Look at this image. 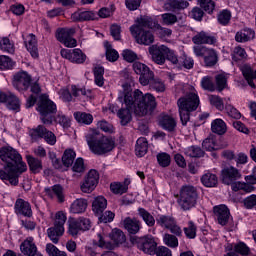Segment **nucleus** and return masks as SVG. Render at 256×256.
<instances>
[{
	"mask_svg": "<svg viewBox=\"0 0 256 256\" xmlns=\"http://www.w3.org/2000/svg\"><path fill=\"white\" fill-rule=\"evenodd\" d=\"M118 100L126 106V108H122L117 112L121 125H127L131 122V113H135L138 117H145L147 113L157 107L155 96L149 93L143 95V92L139 89L134 92L129 88L124 89L123 92L119 93Z\"/></svg>",
	"mask_w": 256,
	"mask_h": 256,
	"instance_id": "1",
	"label": "nucleus"
},
{
	"mask_svg": "<svg viewBox=\"0 0 256 256\" xmlns=\"http://www.w3.org/2000/svg\"><path fill=\"white\" fill-rule=\"evenodd\" d=\"M0 159L4 170L0 169V179L9 181L10 185H19V175L27 171V164L15 148L8 146L0 149Z\"/></svg>",
	"mask_w": 256,
	"mask_h": 256,
	"instance_id": "2",
	"label": "nucleus"
},
{
	"mask_svg": "<svg viewBox=\"0 0 256 256\" xmlns=\"http://www.w3.org/2000/svg\"><path fill=\"white\" fill-rule=\"evenodd\" d=\"M159 27L161 26L155 19L144 16L137 19V24L130 27V32L139 45H151L155 41V36L147 29H159Z\"/></svg>",
	"mask_w": 256,
	"mask_h": 256,
	"instance_id": "3",
	"label": "nucleus"
},
{
	"mask_svg": "<svg viewBox=\"0 0 256 256\" xmlns=\"http://www.w3.org/2000/svg\"><path fill=\"white\" fill-rule=\"evenodd\" d=\"M86 143L94 155H107L115 149V141L97 130H90L85 135Z\"/></svg>",
	"mask_w": 256,
	"mask_h": 256,
	"instance_id": "4",
	"label": "nucleus"
},
{
	"mask_svg": "<svg viewBox=\"0 0 256 256\" xmlns=\"http://www.w3.org/2000/svg\"><path fill=\"white\" fill-rule=\"evenodd\" d=\"M199 95L195 92H191L184 97H181L177 101L179 108V115L182 125H187L189 119H191L192 111H197L199 107Z\"/></svg>",
	"mask_w": 256,
	"mask_h": 256,
	"instance_id": "5",
	"label": "nucleus"
},
{
	"mask_svg": "<svg viewBox=\"0 0 256 256\" xmlns=\"http://www.w3.org/2000/svg\"><path fill=\"white\" fill-rule=\"evenodd\" d=\"M37 111L40 113V120L44 125H53V115L57 113V105L49 96L42 94L38 98Z\"/></svg>",
	"mask_w": 256,
	"mask_h": 256,
	"instance_id": "6",
	"label": "nucleus"
},
{
	"mask_svg": "<svg viewBox=\"0 0 256 256\" xmlns=\"http://www.w3.org/2000/svg\"><path fill=\"white\" fill-rule=\"evenodd\" d=\"M197 189L193 186H183L180 189L179 198L177 203L182 211H189L197 205Z\"/></svg>",
	"mask_w": 256,
	"mask_h": 256,
	"instance_id": "7",
	"label": "nucleus"
},
{
	"mask_svg": "<svg viewBox=\"0 0 256 256\" xmlns=\"http://www.w3.org/2000/svg\"><path fill=\"white\" fill-rule=\"evenodd\" d=\"M130 242L132 245H136L139 251L146 253V255H155V251L157 249V241H155L153 236H131Z\"/></svg>",
	"mask_w": 256,
	"mask_h": 256,
	"instance_id": "8",
	"label": "nucleus"
},
{
	"mask_svg": "<svg viewBox=\"0 0 256 256\" xmlns=\"http://www.w3.org/2000/svg\"><path fill=\"white\" fill-rule=\"evenodd\" d=\"M29 135L32 141H39L44 139L48 145H55L57 143V137L52 131H49L45 126L38 125L36 128L29 131Z\"/></svg>",
	"mask_w": 256,
	"mask_h": 256,
	"instance_id": "9",
	"label": "nucleus"
},
{
	"mask_svg": "<svg viewBox=\"0 0 256 256\" xmlns=\"http://www.w3.org/2000/svg\"><path fill=\"white\" fill-rule=\"evenodd\" d=\"M156 223L163 227L164 229H168L173 235H176L177 237H180L182 235L183 231L181 230V227L177 225V220L173 218V216L170 215H158L156 219Z\"/></svg>",
	"mask_w": 256,
	"mask_h": 256,
	"instance_id": "10",
	"label": "nucleus"
},
{
	"mask_svg": "<svg viewBox=\"0 0 256 256\" xmlns=\"http://www.w3.org/2000/svg\"><path fill=\"white\" fill-rule=\"evenodd\" d=\"M89 229H91V220L89 218L80 217L69 221L68 233L72 237H77L79 231H89Z\"/></svg>",
	"mask_w": 256,
	"mask_h": 256,
	"instance_id": "11",
	"label": "nucleus"
},
{
	"mask_svg": "<svg viewBox=\"0 0 256 256\" xmlns=\"http://www.w3.org/2000/svg\"><path fill=\"white\" fill-rule=\"evenodd\" d=\"M74 33L75 28H61L57 30L56 38L60 43H63L65 47H77V40L73 38Z\"/></svg>",
	"mask_w": 256,
	"mask_h": 256,
	"instance_id": "12",
	"label": "nucleus"
},
{
	"mask_svg": "<svg viewBox=\"0 0 256 256\" xmlns=\"http://www.w3.org/2000/svg\"><path fill=\"white\" fill-rule=\"evenodd\" d=\"M99 183V172L97 170H90L84 178V181L81 184L82 193H91L97 187Z\"/></svg>",
	"mask_w": 256,
	"mask_h": 256,
	"instance_id": "13",
	"label": "nucleus"
},
{
	"mask_svg": "<svg viewBox=\"0 0 256 256\" xmlns=\"http://www.w3.org/2000/svg\"><path fill=\"white\" fill-rule=\"evenodd\" d=\"M0 103H5L10 111H21V100L11 92H0Z\"/></svg>",
	"mask_w": 256,
	"mask_h": 256,
	"instance_id": "14",
	"label": "nucleus"
},
{
	"mask_svg": "<svg viewBox=\"0 0 256 256\" xmlns=\"http://www.w3.org/2000/svg\"><path fill=\"white\" fill-rule=\"evenodd\" d=\"M148 51L152 57V61L157 65H165L167 51H169V47L165 45L157 46L152 45L148 48Z\"/></svg>",
	"mask_w": 256,
	"mask_h": 256,
	"instance_id": "15",
	"label": "nucleus"
},
{
	"mask_svg": "<svg viewBox=\"0 0 256 256\" xmlns=\"http://www.w3.org/2000/svg\"><path fill=\"white\" fill-rule=\"evenodd\" d=\"M222 183L231 185L241 179V171L233 166L226 167L221 171Z\"/></svg>",
	"mask_w": 256,
	"mask_h": 256,
	"instance_id": "16",
	"label": "nucleus"
},
{
	"mask_svg": "<svg viewBox=\"0 0 256 256\" xmlns=\"http://www.w3.org/2000/svg\"><path fill=\"white\" fill-rule=\"evenodd\" d=\"M31 85V76L27 72H19L14 75L13 86L17 91H27Z\"/></svg>",
	"mask_w": 256,
	"mask_h": 256,
	"instance_id": "17",
	"label": "nucleus"
},
{
	"mask_svg": "<svg viewBox=\"0 0 256 256\" xmlns=\"http://www.w3.org/2000/svg\"><path fill=\"white\" fill-rule=\"evenodd\" d=\"M213 211L219 225L225 226L229 223V219H231V212L226 205L214 206Z\"/></svg>",
	"mask_w": 256,
	"mask_h": 256,
	"instance_id": "18",
	"label": "nucleus"
},
{
	"mask_svg": "<svg viewBox=\"0 0 256 256\" xmlns=\"http://www.w3.org/2000/svg\"><path fill=\"white\" fill-rule=\"evenodd\" d=\"M192 41L195 45H215L217 43V38L205 31H201L193 36Z\"/></svg>",
	"mask_w": 256,
	"mask_h": 256,
	"instance_id": "19",
	"label": "nucleus"
},
{
	"mask_svg": "<svg viewBox=\"0 0 256 256\" xmlns=\"http://www.w3.org/2000/svg\"><path fill=\"white\" fill-rule=\"evenodd\" d=\"M122 225L129 235H137L141 231V221L137 218L126 217L122 220Z\"/></svg>",
	"mask_w": 256,
	"mask_h": 256,
	"instance_id": "20",
	"label": "nucleus"
},
{
	"mask_svg": "<svg viewBox=\"0 0 256 256\" xmlns=\"http://www.w3.org/2000/svg\"><path fill=\"white\" fill-rule=\"evenodd\" d=\"M14 209L17 215H23V217H31L33 215L31 204L21 198L16 200Z\"/></svg>",
	"mask_w": 256,
	"mask_h": 256,
	"instance_id": "21",
	"label": "nucleus"
},
{
	"mask_svg": "<svg viewBox=\"0 0 256 256\" xmlns=\"http://www.w3.org/2000/svg\"><path fill=\"white\" fill-rule=\"evenodd\" d=\"M20 251L23 255L27 256H33L39 251L33 237H28L22 242L20 245Z\"/></svg>",
	"mask_w": 256,
	"mask_h": 256,
	"instance_id": "22",
	"label": "nucleus"
},
{
	"mask_svg": "<svg viewBox=\"0 0 256 256\" xmlns=\"http://www.w3.org/2000/svg\"><path fill=\"white\" fill-rule=\"evenodd\" d=\"M25 45L27 51H29L30 55L34 58L37 59L39 57V50L37 48V38L33 34H29L26 37L25 40Z\"/></svg>",
	"mask_w": 256,
	"mask_h": 256,
	"instance_id": "23",
	"label": "nucleus"
},
{
	"mask_svg": "<svg viewBox=\"0 0 256 256\" xmlns=\"http://www.w3.org/2000/svg\"><path fill=\"white\" fill-rule=\"evenodd\" d=\"M88 202L85 198H78L73 201L70 206V213H74L79 215L81 213H85L87 211Z\"/></svg>",
	"mask_w": 256,
	"mask_h": 256,
	"instance_id": "24",
	"label": "nucleus"
},
{
	"mask_svg": "<svg viewBox=\"0 0 256 256\" xmlns=\"http://www.w3.org/2000/svg\"><path fill=\"white\" fill-rule=\"evenodd\" d=\"M107 209V199L103 196H97L92 202V211L96 215H101Z\"/></svg>",
	"mask_w": 256,
	"mask_h": 256,
	"instance_id": "25",
	"label": "nucleus"
},
{
	"mask_svg": "<svg viewBox=\"0 0 256 256\" xmlns=\"http://www.w3.org/2000/svg\"><path fill=\"white\" fill-rule=\"evenodd\" d=\"M255 37V31L251 28H245L240 30L235 35V40L237 43H247V41H251Z\"/></svg>",
	"mask_w": 256,
	"mask_h": 256,
	"instance_id": "26",
	"label": "nucleus"
},
{
	"mask_svg": "<svg viewBox=\"0 0 256 256\" xmlns=\"http://www.w3.org/2000/svg\"><path fill=\"white\" fill-rule=\"evenodd\" d=\"M131 184V180L125 179L124 182H114L110 184V189L112 193L115 195H123V193H127L129 189V185Z\"/></svg>",
	"mask_w": 256,
	"mask_h": 256,
	"instance_id": "27",
	"label": "nucleus"
},
{
	"mask_svg": "<svg viewBox=\"0 0 256 256\" xmlns=\"http://www.w3.org/2000/svg\"><path fill=\"white\" fill-rule=\"evenodd\" d=\"M71 17L74 21H95L97 14L93 11H77Z\"/></svg>",
	"mask_w": 256,
	"mask_h": 256,
	"instance_id": "28",
	"label": "nucleus"
},
{
	"mask_svg": "<svg viewBox=\"0 0 256 256\" xmlns=\"http://www.w3.org/2000/svg\"><path fill=\"white\" fill-rule=\"evenodd\" d=\"M219 61V55L217 51L213 48H208L206 54L204 55V63L206 67H215Z\"/></svg>",
	"mask_w": 256,
	"mask_h": 256,
	"instance_id": "29",
	"label": "nucleus"
},
{
	"mask_svg": "<svg viewBox=\"0 0 256 256\" xmlns=\"http://www.w3.org/2000/svg\"><path fill=\"white\" fill-rule=\"evenodd\" d=\"M149 150V142H147V138L140 137L136 141L135 153L137 157H144L147 155V151Z\"/></svg>",
	"mask_w": 256,
	"mask_h": 256,
	"instance_id": "30",
	"label": "nucleus"
},
{
	"mask_svg": "<svg viewBox=\"0 0 256 256\" xmlns=\"http://www.w3.org/2000/svg\"><path fill=\"white\" fill-rule=\"evenodd\" d=\"M211 131L216 133V135H225L227 133V124L223 119L217 118L211 123Z\"/></svg>",
	"mask_w": 256,
	"mask_h": 256,
	"instance_id": "31",
	"label": "nucleus"
},
{
	"mask_svg": "<svg viewBox=\"0 0 256 256\" xmlns=\"http://www.w3.org/2000/svg\"><path fill=\"white\" fill-rule=\"evenodd\" d=\"M63 233H65V229L59 228L58 226H53L47 229V235L50 241L55 245L59 243V239L63 237Z\"/></svg>",
	"mask_w": 256,
	"mask_h": 256,
	"instance_id": "32",
	"label": "nucleus"
},
{
	"mask_svg": "<svg viewBox=\"0 0 256 256\" xmlns=\"http://www.w3.org/2000/svg\"><path fill=\"white\" fill-rule=\"evenodd\" d=\"M44 191L46 195H48V197L53 198V195H56L60 203H63V201H65V198L63 196V187L59 184L54 185L52 189L49 187H46Z\"/></svg>",
	"mask_w": 256,
	"mask_h": 256,
	"instance_id": "33",
	"label": "nucleus"
},
{
	"mask_svg": "<svg viewBox=\"0 0 256 256\" xmlns=\"http://www.w3.org/2000/svg\"><path fill=\"white\" fill-rule=\"evenodd\" d=\"M159 123L165 131H175V128L177 127V121L171 116H163Z\"/></svg>",
	"mask_w": 256,
	"mask_h": 256,
	"instance_id": "34",
	"label": "nucleus"
},
{
	"mask_svg": "<svg viewBox=\"0 0 256 256\" xmlns=\"http://www.w3.org/2000/svg\"><path fill=\"white\" fill-rule=\"evenodd\" d=\"M27 163L32 173H41L43 170V163L38 158L27 156Z\"/></svg>",
	"mask_w": 256,
	"mask_h": 256,
	"instance_id": "35",
	"label": "nucleus"
},
{
	"mask_svg": "<svg viewBox=\"0 0 256 256\" xmlns=\"http://www.w3.org/2000/svg\"><path fill=\"white\" fill-rule=\"evenodd\" d=\"M138 215L148 227L155 226V217H153V215H151L145 208H138Z\"/></svg>",
	"mask_w": 256,
	"mask_h": 256,
	"instance_id": "36",
	"label": "nucleus"
},
{
	"mask_svg": "<svg viewBox=\"0 0 256 256\" xmlns=\"http://www.w3.org/2000/svg\"><path fill=\"white\" fill-rule=\"evenodd\" d=\"M201 182L204 187H217L219 179L217 178V175L213 173H206L201 177Z\"/></svg>",
	"mask_w": 256,
	"mask_h": 256,
	"instance_id": "37",
	"label": "nucleus"
},
{
	"mask_svg": "<svg viewBox=\"0 0 256 256\" xmlns=\"http://www.w3.org/2000/svg\"><path fill=\"white\" fill-rule=\"evenodd\" d=\"M103 75H105V68H103V66H96L94 68V83L98 87H103V85H105V78Z\"/></svg>",
	"mask_w": 256,
	"mask_h": 256,
	"instance_id": "38",
	"label": "nucleus"
},
{
	"mask_svg": "<svg viewBox=\"0 0 256 256\" xmlns=\"http://www.w3.org/2000/svg\"><path fill=\"white\" fill-rule=\"evenodd\" d=\"M53 121L61 125L64 129L71 127V119L62 112H58L56 116H53Z\"/></svg>",
	"mask_w": 256,
	"mask_h": 256,
	"instance_id": "39",
	"label": "nucleus"
},
{
	"mask_svg": "<svg viewBox=\"0 0 256 256\" xmlns=\"http://www.w3.org/2000/svg\"><path fill=\"white\" fill-rule=\"evenodd\" d=\"M165 5L169 9H177L178 11L189 7V3L186 0H168Z\"/></svg>",
	"mask_w": 256,
	"mask_h": 256,
	"instance_id": "40",
	"label": "nucleus"
},
{
	"mask_svg": "<svg viewBox=\"0 0 256 256\" xmlns=\"http://www.w3.org/2000/svg\"><path fill=\"white\" fill-rule=\"evenodd\" d=\"M76 157H77V154L73 151V149L65 150L62 156V163L64 167H71Z\"/></svg>",
	"mask_w": 256,
	"mask_h": 256,
	"instance_id": "41",
	"label": "nucleus"
},
{
	"mask_svg": "<svg viewBox=\"0 0 256 256\" xmlns=\"http://www.w3.org/2000/svg\"><path fill=\"white\" fill-rule=\"evenodd\" d=\"M0 49L4 53H10V54L15 53V45L7 37H4L0 40Z\"/></svg>",
	"mask_w": 256,
	"mask_h": 256,
	"instance_id": "42",
	"label": "nucleus"
},
{
	"mask_svg": "<svg viewBox=\"0 0 256 256\" xmlns=\"http://www.w3.org/2000/svg\"><path fill=\"white\" fill-rule=\"evenodd\" d=\"M105 49H106V59L111 63H115V61L119 59V52L113 49V47L111 46V44H109V42H105Z\"/></svg>",
	"mask_w": 256,
	"mask_h": 256,
	"instance_id": "43",
	"label": "nucleus"
},
{
	"mask_svg": "<svg viewBox=\"0 0 256 256\" xmlns=\"http://www.w3.org/2000/svg\"><path fill=\"white\" fill-rule=\"evenodd\" d=\"M75 119L78 123H83L84 125H91L93 123V115L85 112H77L74 114Z\"/></svg>",
	"mask_w": 256,
	"mask_h": 256,
	"instance_id": "44",
	"label": "nucleus"
},
{
	"mask_svg": "<svg viewBox=\"0 0 256 256\" xmlns=\"http://www.w3.org/2000/svg\"><path fill=\"white\" fill-rule=\"evenodd\" d=\"M15 67V62L9 56L0 55V71H7Z\"/></svg>",
	"mask_w": 256,
	"mask_h": 256,
	"instance_id": "45",
	"label": "nucleus"
},
{
	"mask_svg": "<svg viewBox=\"0 0 256 256\" xmlns=\"http://www.w3.org/2000/svg\"><path fill=\"white\" fill-rule=\"evenodd\" d=\"M87 59V56L81 51V49L76 48L72 50V58L71 63H77L78 65H81V63H85V60Z\"/></svg>",
	"mask_w": 256,
	"mask_h": 256,
	"instance_id": "46",
	"label": "nucleus"
},
{
	"mask_svg": "<svg viewBox=\"0 0 256 256\" xmlns=\"http://www.w3.org/2000/svg\"><path fill=\"white\" fill-rule=\"evenodd\" d=\"M110 239H112L116 245H123V243L126 241V236L121 230L115 229L110 234Z\"/></svg>",
	"mask_w": 256,
	"mask_h": 256,
	"instance_id": "47",
	"label": "nucleus"
},
{
	"mask_svg": "<svg viewBox=\"0 0 256 256\" xmlns=\"http://www.w3.org/2000/svg\"><path fill=\"white\" fill-rule=\"evenodd\" d=\"M163 241H164V244L167 247H170L171 249H175L179 247V239H177V236L173 234H164Z\"/></svg>",
	"mask_w": 256,
	"mask_h": 256,
	"instance_id": "48",
	"label": "nucleus"
},
{
	"mask_svg": "<svg viewBox=\"0 0 256 256\" xmlns=\"http://www.w3.org/2000/svg\"><path fill=\"white\" fill-rule=\"evenodd\" d=\"M71 94L72 97H75L76 99H81L82 97H87L88 95H91V91L86 90L85 88H79L76 85H72Z\"/></svg>",
	"mask_w": 256,
	"mask_h": 256,
	"instance_id": "49",
	"label": "nucleus"
},
{
	"mask_svg": "<svg viewBox=\"0 0 256 256\" xmlns=\"http://www.w3.org/2000/svg\"><path fill=\"white\" fill-rule=\"evenodd\" d=\"M154 79L155 73L151 69H149L139 77V83L142 84L143 87H146V85H150L151 81H153Z\"/></svg>",
	"mask_w": 256,
	"mask_h": 256,
	"instance_id": "50",
	"label": "nucleus"
},
{
	"mask_svg": "<svg viewBox=\"0 0 256 256\" xmlns=\"http://www.w3.org/2000/svg\"><path fill=\"white\" fill-rule=\"evenodd\" d=\"M150 89H153L157 93L165 92V82L159 78H154L149 84Z\"/></svg>",
	"mask_w": 256,
	"mask_h": 256,
	"instance_id": "51",
	"label": "nucleus"
},
{
	"mask_svg": "<svg viewBox=\"0 0 256 256\" xmlns=\"http://www.w3.org/2000/svg\"><path fill=\"white\" fill-rule=\"evenodd\" d=\"M97 237L98 246L101 247V249H115V244L109 242V240H107V236L98 233Z\"/></svg>",
	"mask_w": 256,
	"mask_h": 256,
	"instance_id": "52",
	"label": "nucleus"
},
{
	"mask_svg": "<svg viewBox=\"0 0 256 256\" xmlns=\"http://www.w3.org/2000/svg\"><path fill=\"white\" fill-rule=\"evenodd\" d=\"M157 161L160 167H169L171 165V155L166 152L157 154Z\"/></svg>",
	"mask_w": 256,
	"mask_h": 256,
	"instance_id": "53",
	"label": "nucleus"
},
{
	"mask_svg": "<svg viewBox=\"0 0 256 256\" xmlns=\"http://www.w3.org/2000/svg\"><path fill=\"white\" fill-rule=\"evenodd\" d=\"M210 104L215 107L218 111H223L225 109V104L223 103V98L217 95L209 96Z\"/></svg>",
	"mask_w": 256,
	"mask_h": 256,
	"instance_id": "54",
	"label": "nucleus"
},
{
	"mask_svg": "<svg viewBox=\"0 0 256 256\" xmlns=\"http://www.w3.org/2000/svg\"><path fill=\"white\" fill-rule=\"evenodd\" d=\"M184 233L188 239L197 237V226L193 221L188 222V226L184 228Z\"/></svg>",
	"mask_w": 256,
	"mask_h": 256,
	"instance_id": "55",
	"label": "nucleus"
},
{
	"mask_svg": "<svg viewBox=\"0 0 256 256\" xmlns=\"http://www.w3.org/2000/svg\"><path fill=\"white\" fill-rule=\"evenodd\" d=\"M166 59L172 63L177 69L181 67V57L178 58L177 54H175V51L168 48V51H166Z\"/></svg>",
	"mask_w": 256,
	"mask_h": 256,
	"instance_id": "56",
	"label": "nucleus"
},
{
	"mask_svg": "<svg viewBox=\"0 0 256 256\" xmlns=\"http://www.w3.org/2000/svg\"><path fill=\"white\" fill-rule=\"evenodd\" d=\"M185 153L188 157H203V155H205V152L198 146H190L186 148Z\"/></svg>",
	"mask_w": 256,
	"mask_h": 256,
	"instance_id": "57",
	"label": "nucleus"
},
{
	"mask_svg": "<svg viewBox=\"0 0 256 256\" xmlns=\"http://www.w3.org/2000/svg\"><path fill=\"white\" fill-rule=\"evenodd\" d=\"M67 222V216L63 212H57L54 220V227L59 229H65V223Z\"/></svg>",
	"mask_w": 256,
	"mask_h": 256,
	"instance_id": "58",
	"label": "nucleus"
},
{
	"mask_svg": "<svg viewBox=\"0 0 256 256\" xmlns=\"http://www.w3.org/2000/svg\"><path fill=\"white\" fill-rule=\"evenodd\" d=\"M180 67L178 69H193V66L195 65V61L191 57H187L186 55L180 57Z\"/></svg>",
	"mask_w": 256,
	"mask_h": 256,
	"instance_id": "59",
	"label": "nucleus"
},
{
	"mask_svg": "<svg viewBox=\"0 0 256 256\" xmlns=\"http://www.w3.org/2000/svg\"><path fill=\"white\" fill-rule=\"evenodd\" d=\"M232 59L233 61H243V59H247V52H245V49L238 46L233 50Z\"/></svg>",
	"mask_w": 256,
	"mask_h": 256,
	"instance_id": "60",
	"label": "nucleus"
},
{
	"mask_svg": "<svg viewBox=\"0 0 256 256\" xmlns=\"http://www.w3.org/2000/svg\"><path fill=\"white\" fill-rule=\"evenodd\" d=\"M201 87L205 91H215V84L213 83V78L209 76H205L201 80Z\"/></svg>",
	"mask_w": 256,
	"mask_h": 256,
	"instance_id": "61",
	"label": "nucleus"
},
{
	"mask_svg": "<svg viewBox=\"0 0 256 256\" xmlns=\"http://www.w3.org/2000/svg\"><path fill=\"white\" fill-rule=\"evenodd\" d=\"M229 21H231V11L223 10L218 14V22L220 25H229Z\"/></svg>",
	"mask_w": 256,
	"mask_h": 256,
	"instance_id": "62",
	"label": "nucleus"
},
{
	"mask_svg": "<svg viewBox=\"0 0 256 256\" xmlns=\"http://www.w3.org/2000/svg\"><path fill=\"white\" fill-rule=\"evenodd\" d=\"M234 251L242 256H247L251 253V249L248 248L247 244L240 242L234 245Z\"/></svg>",
	"mask_w": 256,
	"mask_h": 256,
	"instance_id": "63",
	"label": "nucleus"
},
{
	"mask_svg": "<svg viewBox=\"0 0 256 256\" xmlns=\"http://www.w3.org/2000/svg\"><path fill=\"white\" fill-rule=\"evenodd\" d=\"M225 112L227 113V115L229 117H231L232 119H239L241 117V112H239V110H237V108H235L233 105L231 104H226L225 106Z\"/></svg>",
	"mask_w": 256,
	"mask_h": 256,
	"instance_id": "64",
	"label": "nucleus"
}]
</instances>
